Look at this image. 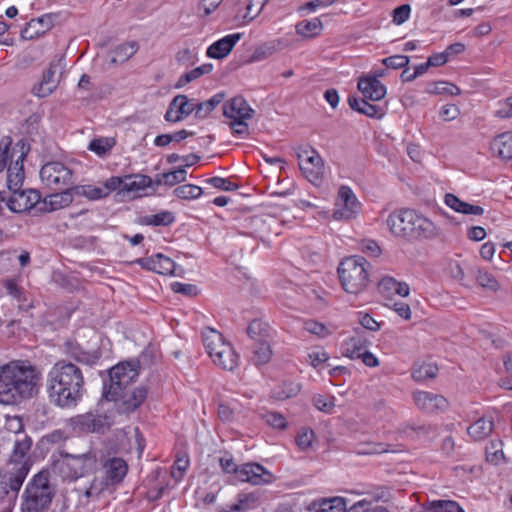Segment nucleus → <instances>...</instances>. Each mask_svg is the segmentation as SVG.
Here are the masks:
<instances>
[{"label":"nucleus","instance_id":"obj_1","mask_svg":"<svg viewBox=\"0 0 512 512\" xmlns=\"http://www.w3.org/2000/svg\"><path fill=\"white\" fill-rule=\"evenodd\" d=\"M139 368L138 360L120 362L109 370V377L103 383V397L113 401L120 414L136 411L147 398L145 386H131L139 376Z\"/></svg>","mask_w":512,"mask_h":512},{"label":"nucleus","instance_id":"obj_2","mask_svg":"<svg viewBox=\"0 0 512 512\" xmlns=\"http://www.w3.org/2000/svg\"><path fill=\"white\" fill-rule=\"evenodd\" d=\"M44 388L52 406L73 409L85 393L83 372L76 364L59 360L47 372Z\"/></svg>","mask_w":512,"mask_h":512},{"label":"nucleus","instance_id":"obj_3","mask_svg":"<svg viewBox=\"0 0 512 512\" xmlns=\"http://www.w3.org/2000/svg\"><path fill=\"white\" fill-rule=\"evenodd\" d=\"M42 373L27 360H14L0 367V403L17 405L37 396Z\"/></svg>","mask_w":512,"mask_h":512},{"label":"nucleus","instance_id":"obj_4","mask_svg":"<svg viewBox=\"0 0 512 512\" xmlns=\"http://www.w3.org/2000/svg\"><path fill=\"white\" fill-rule=\"evenodd\" d=\"M386 222L394 236L407 241L431 239L438 235L434 223L413 209L392 212Z\"/></svg>","mask_w":512,"mask_h":512},{"label":"nucleus","instance_id":"obj_5","mask_svg":"<svg viewBox=\"0 0 512 512\" xmlns=\"http://www.w3.org/2000/svg\"><path fill=\"white\" fill-rule=\"evenodd\" d=\"M54 490L49 481V473L40 471L28 482L22 495V512H46L49 510Z\"/></svg>","mask_w":512,"mask_h":512},{"label":"nucleus","instance_id":"obj_6","mask_svg":"<svg viewBox=\"0 0 512 512\" xmlns=\"http://www.w3.org/2000/svg\"><path fill=\"white\" fill-rule=\"evenodd\" d=\"M97 465L96 454L88 451L82 454L60 452V459L54 462V470L64 480L74 481L93 472Z\"/></svg>","mask_w":512,"mask_h":512},{"label":"nucleus","instance_id":"obj_7","mask_svg":"<svg viewBox=\"0 0 512 512\" xmlns=\"http://www.w3.org/2000/svg\"><path fill=\"white\" fill-rule=\"evenodd\" d=\"M369 266L367 260L361 256H351L341 261L338 275L343 289L352 294L363 291L368 283Z\"/></svg>","mask_w":512,"mask_h":512},{"label":"nucleus","instance_id":"obj_8","mask_svg":"<svg viewBox=\"0 0 512 512\" xmlns=\"http://www.w3.org/2000/svg\"><path fill=\"white\" fill-rule=\"evenodd\" d=\"M70 427L75 433L80 434H105L114 424V417L111 413H100L90 411L72 417L69 420Z\"/></svg>","mask_w":512,"mask_h":512},{"label":"nucleus","instance_id":"obj_9","mask_svg":"<svg viewBox=\"0 0 512 512\" xmlns=\"http://www.w3.org/2000/svg\"><path fill=\"white\" fill-rule=\"evenodd\" d=\"M40 178L52 191L66 189L74 184L73 171L59 161L44 164L40 170Z\"/></svg>","mask_w":512,"mask_h":512},{"label":"nucleus","instance_id":"obj_10","mask_svg":"<svg viewBox=\"0 0 512 512\" xmlns=\"http://www.w3.org/2000/svg\"><path fill=\"white\" fill-rule=\"evenodd\" d=\"M29 465L25 461L17 463L11 470L0 474V499L6 497L15 500L18 492L29 472Z\"/></svg>","mask_w":512,"mask_h":512},{"label":"nucleus","instance_id":"obj_11","mask_svg":"<svg viewBox=\"0 0 512 512\" xmlns=\"http://www.w3.org/2000/svg\"><path fill=\"white\" fill-rule=\"evenodd\" d=\"M299 168L303 176L315 186L322 183L324 163L318 152L313 148L301 149L297 153Z\"/></svg>","mask_w":512,"mask_h":512},{"label":"nucleus","instance_id":"obj_12","mask_svg":"<svg viewBox=\"0 0 512 512\" xmlns=\"http://www.w3.org/2000/svg\"><path fill=\"white\" fill-rule=\"evenodd\" d=\"M337 208L333 212L335 220H350L356 217L360 210V203L352 189L341 186L338 191Z\"/></svg>","mask_w":512,"mask_h":512},{"label":"nucleus","instance_id":"obj_13","mask_svg":"<svg viewBox=\"0 0 512 512\" xmlns=\"http://www.w3.org/2000/svg\"><path fill=\"white\" fill-rule=\"evenodd\" d=\"M413 400L418 409L429 414L442 412L448 407L447 399L433 392L416 391L413 393Z\"/></svg>","mask_w":512,"mask_h":512},{"label":"nucleus","instance_id":"obj_14","mask_svg":"<svg viewBox=\"0 0 512 512\" xmlns=\"http://www.w3.org/2000/svg\"><path fill=\"white\" fill-rule=\"evenodd\" d=\"M41 195L37 190H18L7 200L8 208L16 213L29 211L40 201Z\"/></svg>","mask_w":512,"mask_h":512},{"label":"nucleus","instance_id":"obj_15","mask_svg":"<svg viewBox=\"0 0 512 512\" xmlns=\"http://www.w3.org/2000/svg\"><path fill=\"white\" fill-rule=\"evenodd\" d=\"M238 479L253 485L271 483L274 479L271 472L257 463H246L238 471Z\"/></svg>","mask_w":512,"mask_h":512},{"label":"nucleus","instance_id":"obj_16","mask_svg":"<svg viewBox=\"0 0 512 512\" xmlns=\"http://www.w3.org/2000/svg\"><path fill=\"white\" fill-rule=\"evenodd\" d=\"M254 110L248 105L247 101L241 97H234L223 106V115L231 120L250 119Z\"/></svg>","mask_w":512,"mask_h":512},{"label":"nucleus","instance_id":"obj_17","mask_svg":"<svg viewBox=\"0 0 512 512\" xmlns=\"http://www.w3.org/2000/svg\"><path fill=\"white\" fill-rule=\"evenodd\" d=\"M241 37V33H235L219 39L208 47L206 52L207 56L214 59L226 57Z\"/></svg>","mask_w":512,"mask_h":512},{"label":"nucleus","instance_id":"obj_18","mask_svg":"<svg viewBox=\"0 0 512 512\" xmlns=\"http://www.w3.org/2000/svg\"><path fill=\"white\" fill-rule=\"evenodd\" d=\"M368 341L360 329H355V335L346 339L341 347L343 356L350 359H359V356L364 352Z\"/></svg>","mask_w":512,"mask_h":512},{"label":"nucleus","instance_id":"obj_19","mask_svg":"<svg viewBox=\"0 0 512 512\" xmlns=\"http://www.w3.org/2000/svg\"><path fill=\"white\" fill-rule=\"evenodd\" d=\"M358 89L371 101H379L386 95V87L376 77L360 78Z\"/></svg>","mask_w":512,"mask_h":512},{"label":"nucleus","instance_id":"obj_20","mask_svg":"<svg viewBox=\"0 0 512 512\" xmlns=\"http://www.w3.org/2000/svg\"><path fill=\"white\" fill-rule=\"evenodd\" d=\"M26 153L22 152L21 155L12 162L7 168V186L8 189L14 193L21 189L24 181V165L23 161Z\"/></svg>","mask_w":512,"mask_h":512},{"label":"nucleus","instance_id":"obj_21","mask_svg":"<svg viewBox=\"0 0 512 512\" xmlns=\"http://www.w3.org/2000/svg\"><path fill=\"white\" fill-rule=\"evenodd\" d=\"M490 149L494 156L502 160L512 159V132H503L493 138Z\"/></svg>","mask_w":512,"mask_h":512},{"label":"nucleus","instance_id":"obj_22","mask_svg":"<svg viewBox=\"0 0 512 512\" xmlns=\"http://www.w3.org/2000/svg\"><path fill=\"white\" fill-rule=\"evenodd\" d=\"M127 464L121 458H112L108 460L102 470V474L111 485L120 483L127 473Z\"/></svg>","mask_w":512,"mask_h":512},{"label":"nucleus","instance_id":"obj_23","mask_svg":"<svg viewBox=\"0 0 512 512\" xmlns=\"http://www.w3.org/2000/svg\"><path fill=\"white\" fill-rule=\"evenodd\" d=\"M58 69L57 63H51L49 68L43 73L40 83L33 88V93L44 98L50 95L57 87L58 81L55 78V74Z\"/></svg>","mask_w":512,"mask_h":512},{"label":"nucleus","instance_id":"obj_24","mask_svg":"<svg viewBox=\"0 0 512 512\" xmlns=\"http://www.w3.org/2000/svg\"><path fill=\"white\" fill-rule=\"evenodd\" d=\"M258 504V492L240 493L237 496V501L222 507L221 512H245L254 509Z\"/></svg>","mask_w":512,"mask_h":512},{"label":"nucleus","instance_id":"obj_25","mask_svg":"<svg viewBox=\"0 0 512 512\" xmlns=\"http://www.w3.org/2000/svg\"><path fill=\"white\" fill-rule=\"evenodd\" d=\"M346 501L342 497L323 498L309 506V512H348Z\"/></svg>","mask_w":512,"mask_h":512},{"label":"nucleus","instance_id":"obj_26","mask_svg":"<svg viewBox=\"0 0 512 512\" xmlns=\"http://www.w3.org/2000/svg\"><path fill=\"white\" fill-rule=\"evenodd\" d=\"M138 48L139 45L135 41L118 45L109 52V63L111 65L123 64L138 51Z\"/></svg>","mask_w":512,"mask_h":512},{"label":"nucleus","instance_id":"obj_27","mask_svg":"<svg viewBox=\"0 0 512 512\" xmlns=\"http://www.w3.org/2000/svg\"><path fill=\"white\" fill-rule=\"evenodd\" d=\"M445 203L454 211L462 214L482 215L484 213V209L481 206L464 202L451 193L445 195Z\"/></svg>","mask_w":512,"mask_h":512},{"label":"nucleus","instance_id":"obj_28","mask_svg":"<svg viewBox=\"0 0 512 512\" xmlns=\"http://www.w3.org/2000/svg\"><path fill=\"white\" fill-rule=\"evenodd\" d=\"M248 336L254 341L272 340L273 330L268 323L260 319H254L247 327Z\"/></svg>","mask_w":512,"mask_h":512},{"label":"nucleus","instance_id":"obj_29","mask_svg":"<svg viewBox=\"0 0 512 512\" xmlns=\"http://www.w3.org/2000/svg\"><path fill=\"white\" fill-rule=\"evenodd\" d=\"M152 184V179L149 176L136 174L124 177L123 192H140L145 190Z\"/></svg>","mask_w":512,"mask_h":512},{"label":"nucleus","instance_id":"obj_30","mask_svg":"<svg viewBox=\"0 0 512 512\" xmlns=\"http://www.w3.org/2000/svg\"><path fill=\"white\" fill-rule=\"evenodd\" d=\"M493 430V422L490 419L484 417L475 421L472 425L467 428V432L471 438L475 441L485 439L490 435Z\"/></svg>","mask_w":512,"mask_h":512},{"label":"nucleus","instance_id":"obj_31","mask_svg":"<svg viewBox=\"0 0 512 512\" xmlns=\"http://www.w3.org/2000/svg\"><path fill=\"white\" fill-rule=\"evenodd\" d=\"M155 272L162 275L182 276L183 269L178 267L169 257L158 253L155 255Z\"/></svg>","mask_w":512,"mask_h":512},{"label":"nucleus","instance_id":"obj_32","mask_svg":"<svg viewBox=\"0 0 512 512\" xmlns=\"http://www.w3.org/2000/svg\"><path fill=\"white\" fill-rule=\"evenodd\" d=\"M271 340L254 342L252 362L255 365H263L270 361L272 357Z\"/></svg>","mask_w":512,"mask_h":512},{"label":"nucleus","instance_id":"obj_33","mask_svg":"<svg viewBox=\"0 0 512 512\" xmlns=\"http://www.w3.org/2000/svg\"><path fill=\"white\" fill-rule=\"evenodd\" d=\"M323 24L319 18L303 20L297 23L296 33L303 37L312 38L320 34Z\"/></svg>","mask_w":512,"mask_h":512},{"label":"nucleus","instance_id":"obj_34","mask_svg":"<svg viewBox=\"0 0 512 512\" xmlns=\"http://www.w3.org/2000/svg\"><path fill=\"white\" fill-rule=\"evenodd\" d=\"M221 352L225 354L227 357V362L225 363L226 366L230 367L237 365L238 356L233 347L229 343H226L222 340L221 342H219L218 345L207 350V353L212 359L215 358V356L217 354H220Z\"/></svg>","mask_w":512,"mask_h":512},{"label":"nucleus","instance_id":"obj_35","mask_svg":"<svg viewBox=\"0 0 512 512\" xmlns=\"http://www.w3.org/2000/svg\"><path fill=\"white\" fill-rule=\"evenodd\" d=\"M221 352L225 354L227 357V362L225 363L226 366L230 367L237 365L238 356L233 347L229 343H226L222 340L221 342H219L218 345L207 350V353L212 359L215 358V356L217 354H220Z\"/></svg>","mask_w":512,"mask_h":512},{"label":"nucleus","instance_id":"obj_36","mask_svg":"<svg viewBox=\"0 0 512 512\" xmlns=\"http://www.w3.org/2000/svg\"><path fill=\"white\" fill-rule=\"evenodd\" d=\"M172 102L173 106L178 108V113H180L183 120L193 112H195L197 118V103L194 100H190L186 95L179 94L172 99Z\"/></svg>","mask_w":512,"mask_h":512},{"label":"nucleus","instance_id":"obj_37","mask_svg":"<svg viewBox=\"0 0 512 512\" xmlns=\"http://www.w3.org/2000/svg\"><path fill=\"white\" fill-rule=\"evenodd\" d=\"M438 367L433 363L415 364L412 371V378L417 382L426 381L436 377Z\"/></svg>","mask_w":512,"mask_h":512},{"label":"nucleus","instance_id":"obj_38","mask_svg":"<svg viewBox=\"0 0 512 512\" xmlns=\"http://www.w3.org/2000/svg\"><path fill=\"white\" fill-rule=\"evenodd\" d=\"M213 70V65L210 63L203 64L185 74H183L177 81L175 87L182 88L188 83L198 79L199 77L209 74Z\"/></svg>","mask_w":512,"mask_h":512},{"label":"nucleus","instance_id":"obj_39","mask_svg":"<svg viewBox=\"0 0 512 512\" xmlns=\"http://www.w3.org/2000/svg\"><path fill=\"white\" fill-rule=\"evenodd\" d=\"M175 217L170 211H161L154 215H146L140 219V223L150 226H168L172 224Z\"/></svg>","mask_w":512,"mask_h":512},{"label":"nucleus","instance_id":"obj_40","mask_svg":"<svg viewBox=\"0 0 512 512\" xmlns=\"http://www.w3.org/2000/svg\"><path fill=\"white\" fill-rule=\"evenodd\" d=\"M32 446V439L25 434L17 437L14 443L12 458L15 462L22 460L26 457Z\"/></svg>","mask_w":512,"mask_h":512},{"label":"nucleus","instance_id":"obj_41","mask_svg":"<svg viewBox=\"0 0 512 512\" xmlns=\"http://www.w3.org/2000/svg\"><path fill=\"white\" fill-rule=\"evenodd\" d=\"M426 92L429 94H448L456 96L461 93V90L459 87L452 83L446 81H438L429 83L427 85Z\"/></svg>","mask_w":512,"mask_h":512},{"label":"nucleus","instance_id":"obj_42","mask_svg":"<svg viewBox=\"0 0 512 512\" xmlns=\"http://www.w3.org/2000/svg\"><path fill=\"white\" fill-rule=\"evenodd\" d=\"M427 509L430 512H465L463 508L453 500H433L428 502Z\"/></svg>","mask_w":512,"mask_h":512},{"label":"nucleus","instance_id":"obj_43","mask_svg":"<svg viewBox=\"0 0 512 512\" xmlns=\"http://www.w3.org/2000/svg\"><path fill=\"white\" fill-rule=\"evenodd\" d=\"M59 191L50 195V205L53 210L63 208L73 201L72 191H75L74 187L70 186Z\"/></svg>","mask_w":512,"mask_h":512},{"label":"nucleus","instance_id":"obj_44","mask_svg":"<svg viewBox=\"0 0 512 512\" xmlns=\"http://www.w3.org/2000/svg\"><path fill=\"white\" fill-rule=\"evenodd\" d=\"M224 99L223 93L215 94L207 101L197 103V118H206Z\"/></svg>","mask_w":512,"mask_h":512},{"label":"nucleus","instance_id":"obj_45","mask_svg":"<svg viewBox=\"0 0 512 512\" xmlns=\"http://www.w3.org/2000/svg\"><path fill=\"white\" fill-rule=\"evenodd\" d=\"M116 144V140L113 137H101L93 139L89 145L88 149L99 156L105 155L108 151H110Z\"/></svg>","mask_w":512,"mask_h":512},{"label":"nucleus","instance_id":"obj_46","mask_svg":"<svg viewBox=\"0 0 512 512\" xmlns=\"http://www.w3.org/2000/svg\"><path fill=\"white\" fill-rule=\"evenodd\" d=\"M111 484L108 482V480L104 477V475L101 473V475H97L92 480L89 488H87L84 492V496L86 498H95L98 497L108 486Z\"/></svg>","mask_w":512,"mask_h":512},{"label":"nucleus","instance_id":"obj_47","mask_svg":"<svg viewBox=\"0 0 512 512\" xmlns=\"http://www.w3.org/2000/svg\"><path fill=\"white\" fill-rule=\"evenodd\" d=\"M76 194L85 196L90 200H99L107 197V191L102 187H95L92 185L75 186Z\"/></svg>","mask_w":512,"mask_h":512},{"label":"nucleus","instance_id":"obj_48","mask_svg":"<svg viewBox=\"0 0 512 512\" xmlns=\"http://www.w3.org/2000/svg\"><path fill=\"white\" fill-rule=\"evenodd\" d=\"M202 193V188L193 184H184L174 190V194L184 200L199 198Z\"/></svg>","mask_w":512,"mask_h":512},{"label":"nucleus","instance_id":"obj_49","mask_svg":"<svg viewBox=\"0 0 512 512\" xmlns=\"http://www.w3.org/2000/svg\"><path fill=\"white\" fill-rule=\"evenodd\" d=\"M269 0H250L246 6V13L243 19L246 22L254 20L263 10Z\"/></svg>","mask_w":512,"mask_h":512},{"label":"nucleus","instance_id":"obj_50","mask_svg":"<svg viewBox=\"0 0 512 512\" xmlns=\"http://www.w3.org/2000/svg\"><path fill=\"white\" fill-rule=\"evenodd\" d=\"M476 281L481 287L488 289L490 291L495 292L500 288V285L498 281L495 279V277L491 273H488L486 271L479 270L476 276Z\"/></svg>","mask_w":512,"mask_h":512},{"label":"nucleus","instance_id":"obj_51","mask_svg":"<svg viewBox=\"0 0 512 512\" xmlns=\"http://www.w3.org/2000/svg\"><path fill=\"white\" fill-rule=\"evenodd\" d=\"M187 177V171L184 167H180L174 171H170L167 173H162V178H164V185L166 186H174L178 183L184 182Z\"/></svg>","mask_w":512,"mask_h":512},{"label":"nucleus","instance_id":"obj_52","mask_svg":"<svg viewBox=\"0 0 512 512\" xmlns=\"http://www.w3.org/2000/svg\"><path fill=\"white\" fill-rule=\"evenodd\" d=\"M261 418L273 428L285 429L287 426L285 417L278 412L267 411L261 414Z\"/></svg>","mask_w":512,"mask_h":512},{"label":"nucleus","instance_id":"obj_53","mask_svg":"<svg viewBox=\"0 0 512 512\" xmlns=\"http://www.w3.org/2000/svg\"><path fill=\"white\" fill-rule=\"evenodd\" d=\"M276 51V46L274 43H265L255 49L253 54L250 57V62H257L262 61L271 55Z\"/></svg>","mask_w":512,"mask_h":512},{"label":"nucleus","instance_id":"obj_54","mask_svg":"<svg viewBox=\"0 0 512 512\" xmlns=\"http://www.w3.org/2000/svg\"><path fill=\"white\" fill-rule=\"evenodd\" d=\"M203 344L206 351L218 345L223 340L222 335L214 329L208 328L202 334Z\"/></svg>","mask_w":512,"mask_h":512},{"label":"nucleus","instance_id":"obj_55","mask_svg":"<svg viewBox=\"0 0 512 512\" xmlns=\"http://www.w3.org/2000/svg\"><path fill=\"white\" fill-rule=\"evenodd\" d=\"M313 404L318 410L330 413L335 406L334 397L316 395L313 397Z\"/></svg>","mask_w":512,"mask_h":512},{"label":"nucleus","instance_id":"obj_56","mask_svg":"<svg viewBox=\"0 0 512 512\" xmlns=\"http://www.w3.org/2000/svg\"><path fill=\"white\" fill-rule=\"evenodd\" d=\"M11 144L12 139L9 136H5L0 140V173L7 167Z\"/></svg>","mask_w":512,"mask_h":512},{"label":"nucleus","instance_id":"obj_57","mask_svg":"<svg viewBox=\"0 0 512 512\" xmlns=\"http://www.w3.org/2000/svg\"><path fill=\"white\" fill-rule=\"evenodd\" d=\"M409 63V57L405 55H393L382 60V64L390 69H399L406 67Z\"/></svg>","mask_w":512,"mask_h":512},{"label":"nucleus","instance_id":"obj_58","mask_svg":"<svg viewBox=\"0 0 512 512\" xmlns=\"http://www.w3.org/2000/svg\"><path fill=\"white\" fill-rule=\"evenodd\" d=\"M206 182L211 184L213 187L224 191H234L238 189V185L227 178L215 176L207 179Z\"/></svg>","mask_w":512,"mask_h":512},{"label":"nucleus","instance_id":"obj_59","mask_svg":"<svg viewBox=\"0 0 512 512\" xmlns=\"http://www.w3.org/2000/svg\"><path fill=\"white\" fill-rule=\"evenodd\" d=\"M313 439V430L303 429L296 437V444L301 450H307L312 445Z\"/></svg>","mask_w":512,"mask_h":512},{"label":"nucleus","instance_id":"obj_60","mask_svg":"<svg viewBox=\"0 0 512 512\" xmlns=\"http://www.w3.org/2000/svg\"><path fill=\"white\" fill-rule=\"evenodd\" d=\"M360 113L368 117L381 118L384 115V110L381 106L370 104L365 98L360 108Z\"/></svg>","mask_w":512,"mask_h":512},{"label":"nucleus","instance_id":"obj_61","mask_svg":"<svg viewBox=\"0 0 512 512\" xmlns=\"http://www.w3.org/2000/svg\"><path fill=\"white\" fill-rule=\"evenodd\" d=\"M411 7L408 4H403L393 10V22L401 25L409 19Z\"/></svg>","mask_w":512,"mask_h":512},{"label":"nucleus","instance_id":"obj_62","mask_svg":"<svg viewBox=\"0 0 512 512\" xmlns=\"http://www.w3.org/2000/svg\"><path fill=\"white\" fill-rule=\"evenodd\" d=\"M189 465V459L187 456L178 457L173 465L172 469V477L176 480H179L182 478L184 472L187 470Z\"/></svg>","mask_w":512,"mask_h":512},{"label":"nucleus","instance_id":"obj_63","mask_svg":"<svg viewBox=\"0 0 512 512\" xmlns=\"http://www.w3.org/2000/svg\"><path fill=\"white\" fill-rule=\"evenodd\" d=\"M171 289L175 293H180L186 296H196L198 293V289L193 284H184L180 282H174L171 284Z\"/></svg>","mask_w":512,"mask_h":512},{"label":"nucleus","instance_id":"obj_64","mask_svg":"<svg viewBox=\"0 0 512 512\" xmlns=\"http://www.w3.org/2000/svg\"><path fill=\"white\" fill-rule=\"evenodd\" d=\"M348 512H388L384 507H371L366 501H359L349 507Z\"/></svg>","mask_w":512,"mask_h":512}]
</instances>
